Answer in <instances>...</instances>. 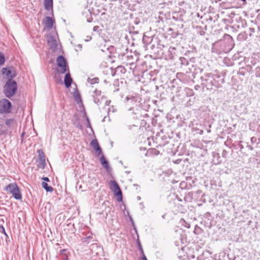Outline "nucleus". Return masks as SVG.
I'll list each match as a JSON object with an SVG mask.
<instances>
[{
  "instance_id": "72a5a7b5",
  "label": "nucleus",
  "mask_w": 260,
  "mask_h": 260,
  "mask_svg": "<svg viewBox=\"0 0 260 260\" xmlns=\"http://www.w3.org/2000/svg\"><path fill=\"white\" fill-rule=\"evenodd\" d=\"M249 30H250L251 32H254V28H249Z\"/></svg>"
},
{
  "instance_id": "6e6552de",
  "label": "nucleus",
  "mask_w": 260,
  "mask_h": 260,
  "mask_svg": "<svg viewBox=\"0 0 260 260\" xmlns=\"http://www.w3.org/2000/svg\"><path fill=\"white\" fill-rule=\"evenodd\" d=\"M47 43L50 46V49L53 51H55L57 49V43L54 36L50 35L48 38Z\"/></svg>"
},
{
  "instance_id": "58836bf2",
  "label": "nucleus",
  "mask_w": 260,
  "mask_h": 260,
  "mask_svg": "<svg viewBox=\"0 0 260 260\" xmlns=\"http://www.w3.org/2000/svg\"><path fill=\"white\" fill-rule=\"evenodd\" d=\"M91 39V37H87V39L86 40V41H88V40H90Z\"/></svg>"
},
{
  "instance_id": "7ed1b4c3",
  "label": "nucleus",
  "mask_w": 260,
  "mask_h": 260,
  "mask_svg": "<svg viewBox=\"0 0 260 260\" xmlns=\"http://www.w3.org/2000/svg\"><path fill=\"white\" fill-rule=\"evenodd\" d=\"M4 190L11 193L16 200H21L22 199L21 191L16 183L8 184L5 187Z\"/></svg>"
},
{
  "instance_id": "393cba45",
  "label": "nucleus",
  "mask_w": 260,
  "mask_h": 260,
  "mask_svg": "<svg viewBox=\"0 0 260 260\" xmlns=\"http://www.w3.org/2000/svg\"><path fill=\"white\" fill-rule=\"evenodd\" d=\"M95 150L98 153V155H99L102 153V149L100 147H98L96 149H95Z\"/></svg>"
},
{
  "instance_id": "4c0bfd02",
  "label": "nucleus",
  "mask_w": 260,
  "mask_h": 260,
  "mask_svg": "<svg viewBox=\"0 0 260 260\" xmlns=\"http://www.w3.org/2000/svg\"><path fill=\"white\" fill-rule=\"evenodd\" d=\"M255 76H256L257 77H260V74L256 73V74H255Z\"/></svg>"
},
{
  "instance_id": "c9c22d12",
  "label": "nucleus",
  "mask_w": 260,
  "mask_h": 260,
  "mask_svg": "<svg viewBox=\"0 0 260 260\" xmlns=\"http://www.w3.org/2000/svg\"><path fill=\"white\" fill-rule=\"evenodd\" d=\"M110 101H107L106 102V103H105V104H106V105H109V104H110Z\"/></svg>"
},
{
  "instance_id": "0eeeda50",
  "label": "nucleus",
  "mask_w": 260,
  "mask_h": 260,
  "mask_svg": "<svg viewBox=\"0 0 260 260\" xmlns=\"http://www.w3.org/2000/svg\"><path fill=\"white\" fill-rule=\"evenodd\" d=\"M126 100L129 105L133 106L129 108V110H133L135 109L137 110L140 108V98L139 96L126 97Z\"/></svg>"
},
{
  "instance_id": "423d86ee",
  "label": "nucleus",
  "mask_w": 260,
  "mask_h": 260,
  "mask_svg": "<svg viewBox=\"0 0 260 260\" xmlns=\"http://www.w3.org/2000/svg\"><path fill=\"white\" fill-rule=\"evenodd\" d=\"M109 185L111 189L117 197V200L121 201L122 200V192L117 183L114 180H111L109 182Z\"/></svg>"
},
{
  "instance_id": "f704fd0d",
  "label": "nucleus",
  "mask_w": 260,
  "mask_h": 260,
  "mask_svg": "<svg viewBox=\"0 0 260 260\" xmlns=\"http://www.w3.org/2000/svg\"><path fill=\"white\" fill-rule=\"evenodd\" d=\"M129 218H130V220L131 221V222H132V223H133V224H134V220H133V219L132 217L131 216H129Z\"/></svg>"
},
{
  "instance_id": "9d476101",
  "label": "nucleus",
  "mask_w": 260,
  "mask_h": 260,
  "mask_svg": "<svg viewBox=\"0 0 260 260\" xmlns=\"http://www.w3.org/2000/svg\"><path fill=\"white\" fill-rule=\"evenodd\" d=\"M73 80L71 77L70 73H68L65 75L64 83L66 87L69 88L71 86Z\"/></svg>"
},
{
  "instance_id": "dca6fc26",
  "label": "nucleus",
  "mask_w": 260,
  "mask_h": 260,
  "mask_svg": "<svg viewBox=\"0 0 260 260\" xmlns=\"http://www.w3.org/2000/svg\"><path fill=\"white\" fill-rule=\"evenodd\" d=\"M126 72V69L124 67L122 66H118L116 68V72L121 73V74H124Z\"/></svg>"
},
{
  "instance_id": "473e14b6",
  "label": "nucleus",
  "mask_w": 260,
  "mask_h": 260,
  "mask_svg": "<svg viewBox=\"0 0 260 260\" xmlns=\"http://www.w3.org/2000/svg\"><path fill=\"white\" fill-rule=\"evenodd\" d=\"M4 134V131L3 129H0V135H3Z\"/></svg>"
},
{
  "instance_id": "f8f14e48",
  "label": "nucleus",
  "mask_w": 260,
  "mask_h": 260,
  "mask_svg": "<svg viewBox=\"0 0 260 260\" xmlns=\"http://www.w3.org/2000/svg\"><path fill=\"white\" fill-rule=\"evenodd\" d=\"M100 161L103 167L106 170H109L110 166L108 160H106L104 155H102L100 158Z\"/></svg>"
},
{
  "instance_id": "49530a36",
  "label": "nucleus",
  "mask_w": 260,
  "mask_h": 260,
  "mask_svg": "<svg viewBox=\"0 0 260 260\" xmlns=\"http://www.w3.org/2000/svg\"><path fill=\"white\" fill-rule=\"evenodd\" d=\"M63 260H67V257H66V258L63 259Z\"/></svg>"
},
{
  "instance_id": "a211bd4d",
  "label": "nucleus",
  "mask_w": 260,
  "mask_h": 260,
  "mask_svg": "<svg viewBox=\"0 0 260 260\" xmlns=\"http://www.w3.org/2000/svg\"><path fill=\"white\" fill-rule=\"evenodd\" d=\"M88 81L89 83H90L91 84H93L94 83H98L99 81V79L98 78H94L92 79L88 78Z\"/></svg>"
},
{
  "instance_id": "aec40b11",
  "label": "nucleus",
  "mask_w": 260,
  "mask_h": 260,
  "mask_svg": "<svg viewBox=\"0 0 260 260\" xmlns=\"http://www.w3.org/2000/svg\"><path fill=\"white\" fill-rule=\"evenodd\" d=\"M14 119H7L6 121V124L10 127L11 126V125L14 123Z\"/></svg>"
},
{
  "instance_id": "f257e3e1",
  "label": "nucleus",
  "mask_w": 260,
  "mask_h": 260,
  "mask_svg": "<svg viewBox=\"0 0 260 260\" xmlns=\"http://www.w3.org/2000/svg\"><path fill=\"white\" fill-rule=\"evenodd\" d=\"M220 78L219 75L212 73L205 74L201 77L202 84L208 90L212 89L213 87L219 88L221 84L224 83V79Z\"/></svg>"
},
{
  "instance_id": "4be33fe9",
  "label": "nucleus",
  "mask_w": 260,
  "mask_h": 260,
  "mask_svg": "<svg viewBox=\"0 0 260 260\" xmlns=\"http://www.w3.org/2000/svg\"><path fill=\"white\" fill-rule=\"evenodd\" d=\"M5 57L0 52V65H2L5 62Z\"/></svg>"
},
{
  "instance_id": "79ce46f5",
  "label": "nucleus",
  "mask_w": 260,
  "mask_h": 260,
  "mask_svg": "<svg viewBox=\"0 0 260 260\" xmlns=\"http://www.w3.org/2000/svg\"><path fill=\"white\" fill-rule=\"evenodd\" d=\"M138 246H139V248L140 247V246H141L140 242H138Z\"/></svg>"
},
{
  "instance_id": "a19ab883",
  "label": "nucleus",
  "mask_w": 260,
  "mask_h": 260,
  "mask_svg": "<svg viewBox=\"0 0 260 260\" xmlns=\"http://www.w3.org/2000/svg\"><path fill=\"white\" fill-rule=\"evenodd\" d=\"M114 110H114V108L112 107V109H111L112 112H114Z\"/></svg>"
},
{
  "instance_id": "2f4dec72",
  "label": "nucleus",
  "mask_w": 260,
  "mask_h": 260,
  "mask_svg": "<svg viewBox=\"0 0 260 260\" xmlns=\"http://www.w3.org/2000/svg\"><path fill=\"white\" fill-rule=\"evenodd\" d=\"M247 147L249 149L251 150H252L253 149V148L252 146H250V145H248L247 146Z\"/></svg>"
},
{
  "instance_id": "6ab92c4d",
  "label": "nucleus",
  "mask_w": 260,
  "mask_h": 260,
  "mask_svg": "<svg viewBox=\"0 0 260 260\" xmlns=\"http://www.w3.org/2000/svg\"><path fill=\"white\" fill-rule=\"evenodd\" d=\"M148 152L155 155H157L159 153V151L156 149H151L148 151Z\"/></svg>"
},
{
  "instance_id": "39448f33",
  "label": "nucleus",
  "mask_w": 260,
  "mask_h": 260,
  "mask_svg": "<svg viewBox=\"0 0 260 260\" xmlns=\"http://www.w3.org/2000/svg\"><path fill=\"white\" fill-rule=\"evenodd\" d=\"M11 108L12 104L8 100L5 99L0 100L1 114H8L10 113Z\"/></svg>"
},
{
  "instance_id": "bb28decb",
  "label": "nucleus",
  "mask_w": 260,
  "mask_h": 260,
  "mask_svg": "<svg viewBox=\"0 0 260 260\" xmlns=\"http://www.w3.org/2000/svg\"><path fill=\"white\" fill-rule=\"evenodd\" d=\"M99 28V27L98 26H95L93 28V30L94 31H98Z\"/></svg>"
},
{
  "instance_id": "f3484780",
  "label": "nucleus",
  "mask_w": 260,
  "mask_h": 260,
  "mask_svg": "<svg viewBox=\"0 0 260 260\" xmlns=\"http://www.w3.org/2000/svg\"><path fill=\"white\" fill-rule=\"evenodd\" d=\"M91 146L94 148V150L96 149L98 147H100L98 142L96 139L93 140L91 142Z\"/></svg>"
},
{
  "instance_id": "ea45409f",
  "label": "nucleus",
  "mask_w": 260,
  "mask_h": 260,
  "mask_svg": "<svg viewBox=\"0 0 260 260\" xmlns=\"http://www.w3.org/2000/svg\"><path fill=\"white\" fill-rule=\"evenodd\" d=\"M199 134L200 135H202L203 134V130H201L199 132Z\"/></svg>"
},
{
  "instance_id": "c03bdc74",
  "label": "nucleus",
  "mask_w": 260,
  "mask_h": 260,
  "mask_svg": "<svg viewBox=\"0 0 260 260\" xmlns=\"http://www.w3.org/2000/svg\"><path fill=\"white\" fill-rule=\"evenodd\" d=\"M111 111V109H109V111L108 112H110Z\"/></svg>"
},
{
  "instance_id": "9b49d317",
  "label": "nucleus",
  "mask_w": 260,
  "mask_h": 260,
  "mask_svg": "<svg viewBox=\"0 0 260 260\" xmlns=\"http://www.w3.org/2000/svg\"><path fill=\"white\" fill-rule=\"evenodd\" d=\"M53 22L54 21L52 18L49 16L46 17L44 21L45 26L49 29L52 28L53 25Z\"/></svg>"
},
{
  "instance_id": "e433bc0d",
  "label": "nucleus",
  "mask_w": 260,
  "mask_h": 260,
  "mask_svg": "<svg viewBox=\"0 0 260 260\" xmlns=\"http://www.w3.org/2000/svg\"><path fill=\"white\" fill-rule=\"evenodd\" d=\"M2 229H3V233H4L6 235H6V232H5V231L4 228L3 226H2Z\"/></svg>"
},
{
  "instance_id": "a878e982",
  "label": "nucleus",
  "mask_w": 260,
  "mask_h": 260,
  "mask_svg": "<svg viewBox=\"0 0 260 260\" xmlns=\"http://www.w3.org/2000/svg\"><path fill=\"white\" fill-rule=\"evenodd\" d=\"M256 141V138L255 137H252L251 138V142L252 144H254Z\"/></svg>"
},
{
  "instance_id": "412c9836",
  "label": "nucleus",
  "mask_w": 260,
  "mask_h": 260,
  "mask_svg": "<svg viewBox=\"0 0 260 260\" xmlns=\"http://www.w3.org/2000/svg\"><path fill=\"white\" fill-rule=\"evenodd\" d=\"M74 96L77 102L81 101V97L79 93H74Z\"/></svg>"
},
{
  "instance_id": "ddd939ff",
  "label": "nucleus",
  "mask_w": 260,
  "mask_h": 260,
  "mask_svg": "<svg viewBox=\"0 0 260 260\" xmlns=\"http://www.w3.org/2000/svg\"><path fill=\"white\" fill-rule=\"evenodd\" d=\"M44 7L47 10L52 9L53 8V0H44Z\"/></svg>"
},
{
  "instance_id": "c85d7f7f",
  "label": "nucleus",
  "mask_w": 260,
  "mask_h": 260,
  "mask_svg": "<svg viewBox=\"0 0 260 260\" xmlns=\"http://www.w3.org/2000/svg\"><path fill=\"white\" fill-rule=\"evenodd\" d=\"M214 157H217L218 159L220 158V156L218 153H215L213 155Z\"/></svg>"
},
{
  "instance_id": "2eb2a0df",
  "label": "nucleus",
  "mask_w": 260,
  "mask_h": 260,
  "mask_svg": "<svg viewBox=\"0 0 260 260\" xmlns=\"http://www.w3.org/2000/svg\"><path fill=\"white\" fill-rule=\"evenodd\" d=\"M42 185L43 187L46 190L47 192H52L53 190V188L51 186H49L47 183L45 182H43L42 183Z\"/></svg>"
},
{
  "instance_id": "4468645a",
  "label": "nucleus",
  "mask_w": 260,
  "mask_h": 260,
  "mask_svg": "<svg viewBox=\"0 0 260 260\" xmlns=\"http://www.w3.org/2000/svg\"><path fill=\"white\" fill-rule=\"evenodd\" d=\"M2 73L4 75L8 77H10L11 78H13L15 77V74H12V72L11 70L7 69V68H3L2 70Z\"/></svg>"
},
{
  "instance_id": "a18cd8bd",
  "label": "nucleus",
  "mask_w": 260,
  "mask_h": 260,
  "mask_svg": "<svg viewBox=\"0 0 260 260\" xmlns=\"http://www.w3.org/2000/svg\"><path fill=\"white\" fill-rule=\"evenodd\" d=\"M207 132H208V133H210V130H209H209H208V131H207Z\"/></svg>"
},
{
  "instance_id": "5701e85b",
  "label": "nucleus",
  "mask_w": 260,
  "mask_h": 260,
  "mask_svg": "<svg viewBox=\"0 0 260 260\" xmlns=\"http://www.w3.org/2000/svg\"><path fill=\"white\" fill-rule=\"evenodd\" d=\"M101 92L100 90H98L96 89V90H94L93 95H94L95 97H96V96H100L101 95Z\"/></svg>"
},
{
  "instance_id": "20e7f679",
  "label": "nucleus",
  "mask_w": 260,
  "mask_h": 260,
  "mask_svg": "<svg viewBox=\"0 0 260 260\" xmlns=\"http://www.w3.org/2000/svg\"><path fill=\"white\" fill-rule=\"evenodd\" d=\"M57 64L59 68L57 71L60 74H64L67 70V61L62 55H59L56 59Z\"/></svg>"
},
{
  "instance_id": "7c9ffc66",
  "label": "nucleus",
  "mask_w": 260,
  "mask_h": 260,
  "mask_svg": "<svg viewBox=\"0 0 260 260\" xmlns=\"http://www.w3.org/2000/svg\"><path fill=\"white\" fill-rule=\"evenodd\" d=\"M142 260H147V257L144 254H142Z\"/></svg>"
},
{
  "instance_id": "cd10ccee",
  "label": "nucleus",
  "mask_w": 260,
  "mask_h": 260,
  "mask_svg": "<svg viewBox=\"0 0 260 260\" xmlns=\"http://www.w3.org/2000/svg\"><path fill=\"white\" fill-rule=\"evenodd\" d=\"M139 250H140V252H141V254H144V251H143V248H142V246H140V247H139Z\"/></svg>"
},
{
  "instance_id": "37998d69",
  "label": "nucleus",
  "mask_w": 260,
  "mask_h": 260,
  "mask_svg": "<svg viewBox=\"0 0 260 260\" xmlns=\"http://www.w3.org/2000/svg\"><path fill=\"white\" fill-rule=\"evenodd\" d=\"M216 165L217 164H220V161H218L217 162L215 163Z\"/></svg>"
},
{
  "instance_id": "b1692460",
  "label": "nucleus",
  "mask_w": 260,
  "mask_h": 260,
  "mask_svg": "<svg viewBox=\"0 0 260 260\" xmlns=\"http://www.w3.org/2000/svg\"><path fill=\"white\" fill-rule=\"evenodd\" d=\"M92 96H93V98L94 102L95 104H96L98 105H99V103L100 102V99L99 98H98L97 97H95L94 95H93Z\"/></svg>"
},
{
  "instance_id": "1a4fd4ad",
  "label": "nucleus",
  "mask_w": 260,
  "mask_h": 260,
  "mask_svg": "<svg viewBox=\"0 0 260 260\" xmlns=\"http://www.w3.org/2000/svg\"><path fill=\"white\" fill-rule=\"evenodd\" d=\"M37 152L38 153V157L39 160L38 166L40 168L44 169L46 166L45 154L42 149L38 150Z\"/></svg>"
},
{
  "instance_id": "c756f323",
  "label": "nucleus",
  "mask_w": 260,
  "mask_h": 260,
  "mask_svg": "<svg viewBox=\"0 0 260 260\" xmlns=\"http://www.w3.org/2000/svg\"><path fill=\"white\" fill-rule=\"evenodd\" d=\"M43 179L45 181H47V182H48L49 181V179L48 177H43Z\"/></svg>"
},
{
  "instance_id": "f03ea898",
  "label": "nucleus",
  "mask_w": 260,
  "mask_h": 260,
  "mask_svg": "<svg viewBox=\"0 0 260 260\" xmlns=\"http://www.w3.org/2000/svg\"><path fill=\"white\" fill-rule=\"evenodd\" d=\"M17 90L16 82L10 79L7 81L4 86V93L7 98H10L15 94Z\"/></svg>"
}]
</instances>
